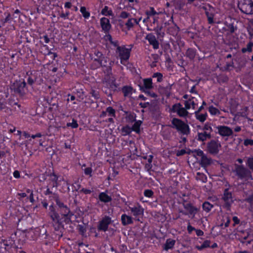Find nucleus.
<instances>
[{"mask_svg": "<svg viewBox=\"0 0 253 253\" xmlns=\"http://www.w3.org/2000/svg\"><path fill=\"white\" fill-rule=\"evenodd\" d=\"M175 128L181 136L179 142L184 143L186 142L187 137L190 132L188 125L180 119L175 118Z\"/></svg>", "mask_w": 253, "mask_h": 253, "instance_id": "1", "label": "nucleus"}, {"mask_svg": "<svg viewBox=\"0 0 253 253\" xmlns=\"http://www.w3.org/2000/svg\"><path fill=\"white\" fill-rule=\"evenodd\" d=\"M233 172L239 179L245 180L252 179V176L250 170L242 165H235Z\"/></svg>", "mask_w": 253, "mask_h": 253, "instance_id": "2", "label": "nucleus"}, {"mask_svg": "<svg viewBox=\"0 0 253 253\" xmlns=\"http://www.w3.org/2000/svg\"><path fill=\"white\" fill-rule=\"evenodd\" d=\"M238 7L241 12L246 15L253 14V0H238Z\"/></svg>", "mask_w": 253, "mask_h": 253, "instance_id": "3", "label": "nucleus"}, {"mask_svg": "<svg viewBox=\"0 0 253 253\" xmlns=\"http://www.w3.org/2000/svg\"><path fill=\"white\" fill-rule=\"evenodd\" d=\"M212 128L211 124L206 123L201 129V132H198L196 139L199 141L204 142L211 138Z\"/></svg>", "mask_w": 253, "mask_h": 253, "instance_id": "4", "label": "nucleus"}, {"mask_svg": "<svg viewBox=\"0 0 253 253\" xmlns=\"http://www.w3.org/2000/svg\"><path fill=\"white\" fill-rule=\"evenodd\" d=\"M164 12L168 18L169 19L168 21L165 22V25L168 26L172 25L173 23V18L174 13V0H168L165 7L164 8Z\"/></svg>", "mask_w": 253, "mask_h": 253, "instance_id": "5", "label": "nucleus"}, {"mask_svg": "<svg viewBox=\"0 0 253 253\" xmlns=\"http://www.w3.org/2000/svg\"><path fill=\"white\" fill-rule=\"evenodd\" d=\"M182 197H181L180 195H179L180 200H178V203H182L185 210H186L190 213L195 214L197 211V208L192 206L191 204L188 202V200L189 199L188 196L186 195L185 194H182Z\"/></svg>", "mask_w": 253, "mask_h": 253, "instance_id": "6", "label": "nucleus"}, {"mask_svg": "<svg viewBox=\"0 0 253 253\" xmlns=\"http://www.w3.org/2000/svg\"><path fill=\"white\" fill-rule=\"evenodd\" d=\"M26 84L24 80L15 81L11 85V88L16 93L23 95L24 93V88Z\"/></svg>", "mask_w": 253, "mask_h": 253, "instance_id": "7", "label": "nucleus"}, {"mask_svg": "<svg viewBox=\"0 0 253 253\" xmlns=\"http://www.w3.org/2000/svg\"><path fill=\"white\" fill-rule=\"evenodd\" d=\"M195 153L199 157L197 159H199L202 166L206 167L211 165L212 162L211 159L205 155L203 151L198 150L196 151Z\"/></svg>", "mask_w": 253, "mask_h": 253, "instance_id": "8", "label": "nucleus"}, {"mask_svg": "<svg viewBox=\"0 0 253 253\" xmlns=\"http://www.w3.org/2000/svg\"><path fill=\"white\" fill-rule=\"evenodd\" d=\"M220 147V143L214 140H212L207 143L208 151L213 155H216L218 153Z\"/></svg>", "mask_w": 253, "mask_h": 253, "instance_id": "9", "label": "nucleus"}, {"mask_svg": "<svg viewBox=\"0 0 253 253\" xmlns=\"http://www.w3.org/2000/svg\"><path fill=\"white\" fill-rule=\"evenodd\" d=\"M222 199L224 202V206L227 210H229L234 201L232 193L229 192L227 189H225L224 191Z\"/></svg>", "mask_w": 253, "mask_h": 253, "instance_id": "10", "label": "nucleus"}, {"mask_svg": "<svg viewBox=\"0 0 253 253\" xmlns=\"http://www.w3.org/2000/svg\"><path fill=\"white\" fill-rule=\"evenodd\" d=\"M201 99L200 96L195 92V96H192L188 101H185V108L187 109H189L192 107L195 109L198 106L199 101H200Z\"/></svg>", "mask_w": 253, "mask_h": 253, "instance_id": "11", "label": "nucleus"}, {"mask_svg": "<svg viewBox=\"0 0 253 253\" xmlns=\"http://www.w3.org/2000/svg\"><path fill=\"white\" fill-rule=\"evenodd\" d=\"M112 220L111 218L108 216H105L99 222L98 230L100 231H106L108 230V226L111 223Z\"/></svg>", "mask_w": 253, "mask_h": 253, "instance_id": "12", "label": "nucleus"}, {"mask_svg": "<svg viewBox=\"0 0 253 253\" xmlns=\"http://www.w3.org/2000/svg\"><path fill=\"white\" fill-rule=\"evenodd\" d=\"M94 54L96 58H94V61L97 62L96 67L101 66H106L107 63V58H105L102 52L99 51H95Z\"/></svg>", "mask_w": 253, "mask_h": 253, "instance_id": "13", "label": "nucleus"}, {"mask_svg": "<svg viewBox=\"0 0 253 253\" xmlns=\"http://www.w3.org/2000/svg\"><path fill=\"white\" fill-rule=\"evenodd\" d=\"M216 128L218 133L222 136H230L233 133L232 129L227 126H219Z\"/></svg>", "mask_w": 253, "mask_h": 253, "instance_id": "14", "label": "nucleus"}, {"mask_svg": "<svg viewBox=\"0 0 253 253\" xmlns=\"http://www.w3.org/2000/svg\"><path fill=\"white\" fill-rule=\"evenodd\" d=\"M105 79L106 81L104 83L106 84L107 87L110 89L111 91H115L117 90L118 86L115 83V78L113 77L107 76L105 77Z\"/></svg>", "mask_w": 253, "mask_h": 253, "instance_id": "15", "label": "nucleus"}, {"mask_svg": "<svg viewBox=\"0 0 253 253\" xmlns=\"http://www.w3.org/2000/svg\"><path fill=\"white\" fill-rule=\"evenodd\" d=\"M203 8L205 9L209 23L210 24L213 23V17L215 12L214 8L210 5L205 6Z\"/></svg>", "mask_w": 253, "mask_h": 253, "instance_id": "16", "label": "nucleus"}, {"mask_svg": "<svg viewBox=\"0 0 253 253\" xmlns=\"http://www.w3.org/2000/svg\"><path fill=\"white\" fill-rule=\"evenodd\" d=\"M117 51L119 53V56L121 59L122 63V60L126 61L129 58L130 52L126 48L119 46L117 48Z\"/></svg>", "mask_w": 253, "mask_h": 253, "instance_id": "17", "label": "nucleus"}, {"mask_svg": "<svg viewBox=\"0 0 253 253\" xmlns=\"http://www.w3.org/2000/svg\"><path fill=\"white\" fill-rule=\"evenodd\" d=\"M100 25L102 30L105 33H108L111 28L109 20L106 18L103 17L100 19Z\"/></svg>", "mask_w": 253, "mask_h": 253, "instance_id": "18", "label": "nucleus"}, {"mask_svg": "<svg viewBox=\"0 0 253 253\" xmlns=\"http://www.w3.org/2000/svg\"><path fill=\"white\" fill-rule=\"evenodd\" d=\"M145 39L147 40L149 43L153 46L154 49H158L159 47V43L154 35L152 34H148Z\"/></svg>", "mask_w": 253, "mask_h": 253, "instance_id": "19", "label": "nucleus"}, {"mask_svg": "<svg viewBox=\"0 0 253 253\" xmlns=\"http://www.w3.org/2000/svg\"><path fill=\"white\" fill-rule=\"evenodd\" d=\"M55 231L56 232V234L59 238H61L63 236L64 230V226L60 221L55 222L53 224Z\"/></svg>", "mask_w": 253, "mask_h": 253, "instance_id": "20", "label": "nucleus"}, {"mask_svg": "<svg viewBox=\"0 0 253 253\" xmlns=\"http://www.w3.org/2000/svg\"><path fill=\"white\" fill-rule=\"evenodd\" d=\"M50 212L49 214L53 221L56 222L59 221L60 216L58 213L55 211L54 208L51 206L49 207Z\"/></svg>", "mask_w": 253, "mask_h": 253, "instance_id": "21", "label": "nucleus"}, {"mask_svg": "<svg viewBox=\"0 0 253 253\" xmlns=\"http://www.w3.org/2000/svg\"><path fill=\"white\" fill-rule=\"evenodd\" d=\"M60 210L62 215L66 217L65 219L66 222H68L70 220V218L73 214L71 212L70 209L67 206H66V208L60 209Z\"/></svg>", "mask_w": 253, "mask_h": 253, "instance_id": "22", "label": "nucleus"}, {"mask_svg": "<svg viewBox=\"0 0 253 253\" xmlns=\"http://www.w3.org/2000/svg\"><path fill=\"white\" fill-rule=\"evenodd\" d=\"M129 208L134 216L140 215L143 212V209L139 205L133 207H129Z\"/></svg>", "mask_w": 253, "mask_h": 253, "instance_id": "23", "label": "nucleus"}, {"mask_svg": "<svg viewBox=\"0 0 253 253\" xmlns=\"http://www.w3.org/2000/svg\"><path fill=\"white\" fill-rule=\"evenodd\" d=\"M121 221L122 224L124 226L127 225L128 224H132L133 223V220L131 216L127 215L126 214H123L121 216Z\"/></svg>", "mask_w": 253, "mask_h": 253, "instance_id": "24", "label": "nucleus"}, {"mask_svg": "<svg viewBox=\"0 0 253 253\" xmlns=\"http://www.w3.org/2000/svg\"><path fill=\"white\" fill-rule=\"evenodd\" d=\"M98 198L101 202L105 203L110 202L112 200L111 197L104 192L100 193L98 195Z\"/></svg>", "mask_w": 253, "mask_h": 253, "instance_id": "25", "label": "nucleus"}, {"mask_svg": "<svg viewBox=\"0 0 253 253\" xmlns=\"http://www.w3.org/2000/svg\"><path fill=\"white\" fill-rule=\"evenodd\" d=\"M175 39H176V42L177 43V46H178V51H182V48L184 46V43L183 41L182 40L181 34H177L176 37H175Z\"/></svg>", "mask_w": 253, "mask_h": 253, "instance_id": "26", "label": "nucleus"}, {"mask_svg": "<svg viewBox=\"0 0 253 253\" xmlns=\"http://www.w3.org/2000/svg\"><path fill=\"white\" fill-rule=\"evenodd\" d=\"M53 199L55 201L56 205L58 206L60 210L66 208V205H64L63 202L60 201L57 194L54 193L53 194Z\"/></svg>", "mask_w": 253, "mask_h": 253, "instance_id": "27", "label": "nucleus"}, {"mask_svg": "<svg viewBox=\"0 0 253 253\" xmlns=\"http://www.w3.org/2000/svg\"><path fill=\"white\" fill-rule=\"evenodd\" d=\"M132 87L130 86H125L122 88V91L125 96H129L132 94Z\"/></svg>", "mask_w": 253, "mask_h": 253, "instance_id": "28", "label": "nucleus"}, {"mask_svg": "<svg viewBox=\"0 0 253 253\" xmlns=\"http://www.w3.org/2000/svg\"><path fill=\"white\" fill-rule=\"evenodd\" d=\"M186 108H180L179 109H177V110H176V112L177 113V115L180 117H185L187 116L188 114V112L186 110Z\"/></svg>", "mask_w": 253, "mask_h": 253, "instance_id": "29", "label": "nucleus"}, {"mask_svg": "<svg viewBox=\"0 0 253 253\" xmlns=\"http://www.w3.org/2000/svg\"><path fill=\"white\" fill-rule=\"evenodd\" d=\"M142 122L141 121H135L134 124L132 126L133 131L136 132L137 133L140 132V126L141 125Z\"/></svg>", "mask_w": 253, "mask_h": 253, "instance_id": "30", "label": "nucleus"}, {"mask_svg": "<svg viewBox=\"0 0 253 253\" xmlns=\"http://www.w3.org/2000/svg\"><path fill=\"white\" fill-rule=\"evenodd\" d=\"M145 89L143 90H148L152 87V82L151 79H146L143 80Z\"/></svg>", "mask_w": 253, "mask_h": 253, "instance_id": "31", "label": "nucleus"}, {"mask_svg": "<svg viewBox=\"0 0 253 253\" xmlns=\"http://www.w3.org/2000/svg\"><path fill=\"white\" fill-rule=\"evenodd\" d=\"M196 179L197 180L205 183L207 181V178L204 173L198 172L196 174Z\"/></svg>", "mask_w": 253, "mask_h": 253, "instance_id": "32", "label": "nucleus"}, {"mask_svg": "<svg viewBox=\"0 0 253 253\" xmlns=\"http://www.w3.org/2000/svg\"><path fill=\"white\" fill-rule=\"evenodd\" d=\"M195 114L196 119L200 122H204L206 120L207 117V113L200 114V113H195Z\"/></svg>", "mask_w": 253, "mask_h": 253, "instance_id": "33", "label": "nucleus"}, {"mask_svg": "<svg viewBox=\"0 0 253 253\" xmlns=\"http://www.w3.org/2000/svg\"><path fill=\"white\" fill-rule=\"evenodd\" d=\"M0 110H3L5 113H10L11 112L10 108L6 106V103L0 101Z\"/></svg>", "mask_w": 253, "mask_h": 253, "instance_id": "34", "label": "nucleus"}, {"mask_svg": "<svg viewBox=\"0 0 253 253\" xmlns=\"http://www.w3.org/2000/svg\"><path fill=\"white\" fill-rule=\"evenodd\" d=\"M101 14L105 16H111L113 15V11L112 10L109 9L107 6H105L101 11Z\"/></svg>", "mask_w": 253, "mask_h": 253, "instance_id": "35", "label": "nucleus"}, {"mask_svg": "<svg viewBox=\"0 0 253 253\" xmlns=\"http://www.w3.org/2000/svg\"><path fill=\"white\" fill-rule=\"evenodd\" d=\"M132 131H133L132 128L128 126H124L122 128V132L123 133V135H126L129 134Z\"/></svg>", "mask_w": 253, "mask_h": 253, "instance_id": "36", "label": "nucleus"}, {"mask_svg": "<svg viewBox=\"0 0 253 253\" xmlns=\"http://www.w3.org/2000/svg\"><path fill=\"white\" fill-rule=\"evenodd\" d=\"M174 246V241L167 240L166 243L165 245L164 249L168 251L169 249H172Z\"/></svg>", "mask_w": 253, "mask_h": 253, "instance_id": "37", "label": "nucleus"}, {"mask_svg": "<svg viewBox=\"0 0 253 253\" xmlns=\"http://www.w3.org/2000/svg\"><path fill=\"white\" fill-rule=\"evenodd\" d=\"M253 46V42H250L247 44L246 47H244L242 49V52L245 53L246 52H251L252 51V47Z\"/></svg>", "mask_w": 253, "mask_h": 253, "instance_id": "38", "label": "nucleus"}, {"mask_svg": "<svg viewBox=\"0 0 253 253\" xmlns=\"http://www.w3.org/2000/svg\"><path fill=\"white\" fill-rule=\"evenodd\" d=\"M80 11L84 18L87 19L89 17L90 13L86 11V8L84 6H82L81 7Z\"/></svg>", "mask_w": 253, "mask_h": 253, "instance_id": "39", "label": "nucleus"}, {"mask_svg": "<svg viewBox=\"0 0 253 253\" xmlns=\"http://www.w3.org/2000/svg\"><path fill=\"white\" fill-rule=\"evenodd\" d=\"M213 205L208 202H205L203 204V208L207 212H209L212 208Z\"/></svg>", "mask_w": 253, "mask_h": 253, "instance_id": "40", "label": "nucleus"}, {"mask_svg": "<svg viewBox=\"0 0 253 253\" xmlns=\"http://www.w3.org/2000/svg\"><path fill=\"white\" fill-rule=\"evenodd\" d=\"M90 94L91 95L92 97L94 98V99L96 100H98L100 98L99 92L97 90L91 89L90 91Z\"/></svg>", "mask_w": 253, "mask_h": 253, "instance_id": "41", "label": "nucleus"}, {"mask_svg": "<svg viewBox=\"0 0 253 253\" xmlns=\"http://www.w3.org/2000/svg\"><path fill=\"white\" fill-rule=\"evenodd\" d=\"M107 39L110 42L111 44L113 45L114 46L118 47L119 42L118 41H113L112 38L110 35H108L106 36Z\"/></svg>", "mask_w": 253, "mask_h": 253, "instance_id": "42", "label": "nucleus"}, {"mask_svg": "<svg viewBox=\"0 0 253 253\" xmlns=\"http://www.w3.org/2000/svg\"><path fill=\"white\" fill-rule=\"evenodd\" d=\"M126 119L130 123L135 122L136 121V114L134 113L129 114L126 117Z\"/></svg>", "mask_w": 253, "mask_h": 253, "instance_id": "43", "label": "nucleus"}, {"mask_svg": "<svg viewBox=\"0 0 253 253\" xmlns=\"http://www.w3.org/2000/svg\"><path fill=\"white\" fill-rule=\"evenodd\" d=\"M187 56L189 57V58L192 59L195 56V52L192 49H188L186 52Z\"/></svg>", "mask_w": 253, "mask_h": 253, "instance_id": "44", "label": "nucleus"}, {"mask_svg": "<svg viewBox=\"0 0 253 253\" xmlns=\"http://www.w3.org/2000/svg\"><path fill=\"white\" fill-rule=\"evenodd\" d=\"M209 111L211 115H215L220 114L219 111L217 109L213 106H210L209 107Z\"/></svg>", "mask_w": 253, "mask_h": 253, "instance_id": "45", "label": "nucleus"}, {"mask_svg": "<svg viewBox=\"0 0 253 253\" xmlns=\"http://www.w3.org/2000/svg\"><path fill=\"white\" fill-rule=\"evenodd\" d=\"M133 21H135V19H129L127 20V22L126 23V26L127 29L129 30L130 28L133 27L134 24Z\"/></svg>", "mask_w": 253, "mask_h": 253, "instance_id": "46", "label": "nucleus"}, {"mask_svg": "<svg viewBox=\"0 0 253 253\" xmlns=\"http://www.w3.org/2000/svg\"><path fill=\"white\" fill-rule=\"evenodd\" d=\"M247 166L253 170V158H248L247 160Z\"/></svg>", "mask_w": 253, "mask_h": 253, "instance_id": "47", "label": "nucleus"}, {"mask_svg": "<svg viewBox=\"0 0 253 253\" xmlns=\"http://www.w3.org/2000/svg\"><path fill=\"white\" fill-rule=\"evenodd\" d=\"M146 14L148 16H154L157 14L153 7H150L149 10L146 11Z\"/></svg>", "mask_w": 253, "mask_h": 253, "instance_id": "48", "label": "nucleus"}, {"mask_svg": "<svg viewBox=\"0 0 253 253\" xmlns=\"http://www.w3.org/2000/svg\"><path fill=\"white\" fill-rule=\"evenodd\" d=\"M144 195L147 197L151 198L153 196L154 192L150 189H146L144 191Z\"/></svg>", "mask_w": 253, "mask_h": 253, "instance_id": "49", "label": "nucleus"}, {"mask_svg": "<svg viewBox=\"0 0 253 253\" xmlns=\"http://www.w3.org/2000/svg\"><path fill=\"white\" fill-rule=\"evenodd\" d=\"M67 126L68 127L71 126L72 128H77L78 126V124L77 121L73 119L72 123L67 124Z\"/></svg>", "mask_w": 253, "mask_h": 253, "instance_id": "50", "label": "nucleus"}, {"mask_svg": "<svg viewBox=\"0 0 253 253\" xmlns=\"http://www.w3.org/2000/svg\"><path fill=\"white\" fill-rule=\"evenodd\" d=\"M106 112L109 114L111 116L114 117L115 116V111L111 107H108L107 108Z\"/></svg>", "mask_w": 253, "mask_h": 253, "instance_id": "51", "label": "nucleus"}, {"mask_svg": "<svg viewBox=\"0 0 253 253\" xmlns=\"http://www.w3.org/2000/svg\"><path fill=\"white\" fill-rule=\"evenodd\" d=\"M153 77L157 78V80L158 82H161L163 80V75L160 73H154L153 76Z\"/></svg>", "mask_w": 253, "mask_h": 253, "instance_id": "52", "label": "nucleus"}, {"mask_svg": "<svg viewBox=\"0 0 253 253\" xmlns=\"http://www.w3.org/2000/svg\"><path fill=\"white\" fill-rule=\"evenodd\" d=\"M78 229L79 232L83 235L86 232V228L82 225H79L78 226Z\"/></svg>", "mask_w": 253, "mask_h": 253, "instance_id": "53", "label": "nucleus"}, {"mask_svg": "<svg viewBox=\"0 0 253 253\" xmlns=\"http://www.w3.org/2000/svg\"><path fill=\"white\" fill-rule=\"evenodd\" d=\"M244 144L245 146H248V145L252 146V145H253V140L250 139H245L244 141Z\"/></svg>", "mask_w": 253, "mask_h": 253, "instance_id": "54", "label": "nucleus"}, {"mask_svg": "<svg viewBox=\"0 0 253 253\" xmlns=\"http://www.w3.org/2000/svg\"><path fill=\"white\" fill-rule=\"evenodd\" d=\"M177 8L180 9L185 4V0H176Z\"/></svg>", "mask_w": 253, "mask_h": 253, "instance_id": "55", "label": "nucleus"}, {"mask_svg": "<svg viewBox=\"0 0 253 253\" xmlns=\"http://www.w3.org/2000/svg\"><path fill=\"white\" fill-rule=\"evenodd\" d=\"M247 29L250 36V39H251L253 37V26H249Z\"/></svg>", "mask_w": 253, "mask_h": 253, "instance_id": "56", "label": "nucleus"}, {"mask_svg": "<svg viewBox=\"0 0 253 253\" xmlns=\"http://www.w3.org/2000/svg\"><path fill=\"white\" fill-rule=\"evenodd\" d=\"M84 172L85 174L91 176V173L92 172V169L90 167L86 168L84 169Z\"/></svg>", "mask_w": 253, "mask_h": 253, "instance_id": "57", "label": "nucleus"}, {"mask_svg": "<svg viewBox=\"0 0 253 253\" xmlns=\"http://www.w3.org/2000/svg\"><path fill=\"white\" fill-rule=\"evenodd\" d=\"M129 16V13L126 12V11H122L120 14V17H121L122 18H126L128 17Z\"/></svg>", "mask_w": 253, "mask_h": 253, "instance_id": "58", "label": "nucleus"}, {"mask_svg": "<svg viewBox=\"0 0 253 253\" xmlns=\"http://www.w3.org/2000/svg\"><path fill=\"white\" fill-rule=\"evenodd\" d=\"M35 79H33L31 77H29L27 81L28 84L32 85L35 83Z\"/></svg>", "mask_w": 253, "mask_h": 253, "instance_id": "59", "label": "nucleus"}, {"mask_svg": "<svg viewBox=\"0 0 253 253\" xmlns=\"http://www.w3.org/2000/svg\"><path fill=\"white\" fill-rule=\"evenodd\" d=\"M80 192H83L85 194H89L91 193V191L89 189L82 188L80 191Z\"/></svg>", "mask_w": 253, "mask_h": 253, "instance_id": "60", "label": "nucleus"}, {"mask_svg": "<svg viewBox=\"0 0 253 253\" xmlns=\"http://www.w3.org/2000/svg\"><path fill=\"white\" fill-rule=\"evenodd\" d=\"M144 92H145L146 93H147L149 96L152 97H155L157 96L156 94L154 92H151L148 90H143Z\"/></svg>", "mask_w": 253, "mask_h": 253, "instance_id": "61", "label": "nucleus"}, {"mask_svg": "<svg viewBox=\"0 0 253 253\" xmlns=\"http://www.w3.org/2000/svg\"><path fill=\"white\" fill-rule=\"evenodd\" d=\"M152 167V164L149 163H147L145 165V169L148 171H150Z\"/></svg>", "mask_w": 253, "mask_h": 253, "instance_id": "62", "label": "nucleus"}, {"mask_svg": "<svg viewBox=\"0 0 253 253\" xmlns=\"http://www.w3.org/2000/svg\"><path fill=\"white\" fill-rule=\"evenodd\" d=\"M185 153H186V151L184 149H181V150L178 151L176 152V155L177 156H180L183 155Z\"/></svg>", "mask_w": 253, "mask_h": 253, "instance_id": "63", "label": "nucleus"}, {"mask_svg": "<svg viewBox=\"0 0 253 253\" xmlns=\"http://www.w3.org/2000/svg\"><path fill=\"white\" fill-rule=\"evenodd\" d=\"M69 15V12L68 11L66 12L65 13H62L60 14V17L64 18V19H67L68 18V16Z\"/></svg>", "mask_w": 253, "mask_h": 253, "instance_id": "64", "label": "nucleus"}]
</instances>
